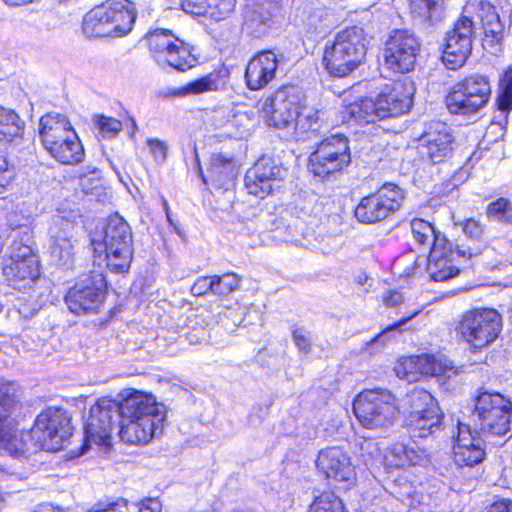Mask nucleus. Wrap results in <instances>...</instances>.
Instances as JSON below:
<instances>
[{
	"mask_svg": "<svg viewBox=\"0 0 512 512\" xmlns=\"http://www.w3.org/2000/svg\"><path fill=\"white\" fill-rule=\"evenodd\" d=\"M166 407L147 393L135 391L122 402L101 398L89 411L84 426L85 443L108 446L118 427L120 439L128 444H147L162 435Z\"/></svg>",
	"mask_w": 512,
	"mask_h": 512,
	"instance_id": "f257e3e1",
	"label": "nucleus"
},
{
	"mask_svg": "<svg viewBox=\"0 0 512 512\" xmlns=\"http://www.w3.org/2000/svg\"><path fill=\"white\" fill-rule=\"evenodd\" d=\"M13 384H0V447L14 458H27L38 450L56 452L64 448L72 435V426L67 412L49 407L35 419L29 432L18 437L15 422L10 418L17 405Z\"/></svg>",
	"mask_w": 512,
	"mask_h": 512,
	"instance_id": "f03ea898",
	"label": "nucleus"
},
{
	"mask_svg": "<svg viewBox=\"0 0 512 512\" xmlns=\"http://www.w3.org/2000/svg\"><path fill=\"white\" fill-rule=\"evenodd\" d=\"M9 258L3 266L8 285L19 291L32 288L40 276L39 259L33 250L32 229L20 225L12 230Z\"/></svg>",
	"mask_w": 512,
	"mask_h": 512,
	"instance_id": "7ed1b4c3",
	"label": "nucleus"
},
{
	"mask_svg": "<svg viewBox=\"0 0 512 512\" xmlns=\"http://www.w3.org/2000/svg\"><path fill=\"white\" fill-rule=\"evenodd\" d=\"M39 136L49 154L62 164H77L84 159L83 145L65 115L48 113L41 117Z\"/></svg>",
	"mask_w": 512,
	"mask_h": 512,
	"instance_id": "20e7f679",
	"label": "nucleus"
},
{
	"mask_svg": "<svg viewBox=\"0 0 512 512\" xmlns=\"http://www.w3.org/2000/svg\"><path fill=\"white\" fill-rule=\"evenodd\" d=\"M136 20L134 4L129 0H107L84 17L83 32L88 37H123Z\"/></svg>",
	"mask_w": 512,
	"mask_h": 512,
	"instance_id": "39448f33",
	"label": "nucleus"
},
{
	"mask_svg": "<svg viewBox=\"0 0 512 512\" xmlns=\"http://www.w3.org/2000/svg\"><path fill=\"white\" fill-rule=\"evenodd\" d=\"M94 253L105 254L107 268L117 274L129 271L133 238L129 224L118 214L108 218L103 233L91 240Z\"/></svg>",
	"mask_w": 512,
	"mask_h": 512,
	"instance_id": "423d86ee",
	"label": "nucleus"
},
{
	"mask_svg": "<svg viewBox=\"0 0 512 512\" xmlns=\"http://www.w3.org/2000/svg\"><path fill=\"white\" fill-rule=\"evenodd\" d=\"M368 37L364 28L348 27L337 33L331 45L326 44L322 60L330 75L344 77L364 60Z\"/></svg>",
	"mask_w": 512,
	"mask_h": 512,
	"instance_id": "0eeeda50",
	"label": "nucleus"
},
{
	"mask_svg": "<svg viewBox=\"0 0 512 512\" xmlns=\"http://www.w3.org/2000/svg\"><path fill=\"white\" fill-rule=\"evenodd\" d=\"M412 99L401 82L394 83L376 97H366L349 105V114L359 123H373L410 110Z\"/></svg>",
	"mask_w": 512,
	"mask_h": 512,
	"instance_id": "6e6552de",
	"label": "nucleus"
},
{
	"mask_svg": "<svg viewBox=\"0 0 512 512\" xmlns=\"http://www.w3.org/2000/svg\"><path fill=\"white\" fill-rule=\"evenodd\" d=\"M512 403L499 393L481 392L475 402L473 420L481 436L492 442L495 437H502L510 430Z\"/></svg>",
	"mask_w": 512,
	"mask_h": 512,
	"instance_id": "1a4fd4ad",
	"label": "nucleus"
},
{
	"mask_svg": "<svg viewBox=\"0 0 512 512\" xmlns=\"http://www.w3.org/2000/svg\"><path fill=\"white\" fill-rule=\"evenodd\" d=\"M144 40L149 53L158 66L171 67L178 71L192 68L197 59L191 46L179 39L169 29L156 28L148 31Z\"/></svg>",
	"mask_w": 512,
	"mask_h": 512,
	"instance_id": "9d476101",
	"label": "nucleus"
},
{
	"mask_svg": "<svg viewBox=\"0 0 512 512\" xmlns=\"http://www.w3.org/2000/svg\"><path fill=\"white\" fill-rule=\"evenodd\" d=\"M353 411L360 424L368 429L392 425L398 413L395 396L386 389L362 391L354 400Z\"/></svg>",
	"mask_w": 512,
	"mask_h": 512,
	"instance_id": "9b49d317",
	"label": "nucleus"
},
{
	"mask_svg": "<svg viewBox=\"0 0 512 512\" xmlns=\"http://www.w3.org/2000/svg\"><path fill=\"white\" fill-rule=\"evenodd\" d=\"M502 325V316L496 309H473L462 315L457 331L467 344L481 349L497 339Z\"/></svg>",
	"mask_w": 512,
	"mask_h": 512,
	"instance_id": "f8f14e48",
	"label": "nucleus"
},
{
	"mask_svg": "<svg viewBox=\"0 0 512 512\" xmlns=\"http://www.w3.org/2000/svg\"><path fill=\"white\" fill-rule=\"evenodd\" d=\"M491 86L488 77L472 75L456 83L446 97L450 113L470 115L477 113L488 102Z\"/></svg>",
	"mask_w": 512,
	"mask_h": 512,
	"instance_id": "ddd939ff",
	"label": "nucleus"
},
{
	"mask_svg": "<svg viewBox=\"0 0 512 512\" xmlns=\"http://www.w3.org/2000/svg\"><path fill=\"white\" fill-rule=\"evenodd\" d=\"M404 199L402 188L394 183H385L361 199L355 208V217L362 223L380 222L399 210Z\"/></svg>",
	"mask_w": 512,
	"mask_h": 512,
	"instance_id": "4468645a",
	"label": "nucleus"
},
{
	"mask_svg": "<svg viewBox=\"0 0 512 512\" xmlns=\"http://www.w3.org/2000/svg\"><path fill=\"white\" fill-rule=\"evenodd\" d=\"M419 51L420 42L414 33L396 29L385 42L384 64L393 72L408 73L414 68Z\"/></svg>",
	"mask_w": 512,
	"mask_h": 512,
	"instance_id": "2eb2a0df",
	"label": "nucleus"
},
{
	"mask_svg": "<svg viewBox=\"0 0 512 512\" xmlns=\"http://www.w3.org/2000/svg\"><path fill=\"white\" fill-rule=\"evenodd\" d=\"M477 35L476 26L470 16L462 15L447 32L442 60L445 66L455 70L464 65L472 52Z\"/></svg>",
	"mask_w": 512,
	"mask_h": 512,
	"instance_id": "dca6fc26",
	"label": "nucleus"
},
{
	"mask_svg": "<svg viewBox=\"0 0 512 512\" xmlns=\"http://www.w3.org/2000/svg\"><path fill=\"white\" fill-rule=\"evenodd\" d=\"M105 279L94 272L79 280L65 296L69 310L77 315L96 312L104 300Z\"/></svg>",
	"mask_w": 512,
	"mask_h": 512,
	"instance_id": "f3484780",
	"label": "nucleus"
},
{
	"mask_svg": "<svg viewBox=\"0 0 512 512\" xmlns=\"http://www.w3.org/2000/svg\"><path fill=\"white\" fill-rule=\"evenodd\" d=\"M300 101L298 88L293 85H285L264 100L261 112L269 126L286 128L294 123L301 104Z\"/></svg>",
	"mask_w": 512,
	"mask_h": 512,
	"instance_id": "a211bd4d",
	"label": "nucleus"
},
{
	"mask_svg": "<svg viewBox=\"0 0 512 512\" xmlns=\"http://www.w3.org/2000/svg\"><path fill=\"white\" fill-rule=\"evenodd\" d=\"M286 170L270 157H261L247 170L244 178L245 187L249 194L264 198L280 187Z\"/></svg>",
	"mask_w": 512,
	"mask_h": 512,
	"instance_id": "6ab92c4d",
	"label": "nucleus"
},
{
	"mask_svg": "<svg viewBox=\"0 0 512 512\" xmlns=\"http://www.w3.org/2000/svg\"><path fill=\"white\" fill-rule=\"evenodd\" d=\"M418 151L421 157L433 164L443 162L452 151L453 137L447 124L432 121L418 138Z\"/></svg>",
	"mask_w": 512,
	"mask_h": 512,
	"instance_id": "aec40b11",
	"label": "nucleus"
},
{
	"mask_svg": "<svg viewBox=\"0 0 512 512\" xmlns=\"http://www.w3.org/2000/svg\"><path fill=\"white\" fill-rule=\"evenodd\" d=\"M280 13L277 0H247L243 29L256 38H261L275 25Z\"/></svg>",
	"mask_w": 512,
	"mask_h": 512,
	"instance_id": "412c9836",
	"label": "nucleus"
},
{
	"mask_svg": "<svg viewBox=\"0 0 512 512\" xmlns=\"http://www.w3.org/2000/svg\"><path fill=\"white\" fill-rule=\"evenodd\" d=\"M457 253L460 256L476 257L470 248L467 250L458 248L451 249L450 243L445 238H436L429 254L427 270L434 281H446L459 273V269L452 265L451 260Z\"/></svg>",
	"mask_w": 512,
	"mask_h": 512,
	"instance_id": "4be33fe9",
	"label": "nucleus"
},
{
	"mask_svg": "<svg viewBox=\"0 0 512 512\" xmlns=\"http://www.w3.org/2000/svg\"><path fill=\"white\" fill-rule=\"evenodd\" d=\"M453 446L454 462L459 467H473L485 458L483 443L487 441L467 424L459 423Z\"/></svg>",
	"mask_w": 512,
	"mask_h": 512,
	"instance_id": "5701e85b",
	"label": "nucleus"
},
{
	"mask_svg": "<svg viewBox=\"0 0 512 512\" xmlns=\"http://www.w3.org/2000/svg\"><path fill=\"white\" fill-rule=\"evenodd\" d=\"M279 59L272 50L257 53L247 64L245 70L246 86L251 91L265 88L276 76Z\"/></svg>",
	"mask_w": 512,
	"mask_h": 512,
	"instance_id": "b1692460",
	"label": "nucleus"
},
{
	"mask_svg": "<svg viewBox=\"0 0 512 512\" xmlns=\"http://www.w3.org/2000/svg\"><path fill=\"white\" fill-rule=\"evenodd\" d=\"M346 137L340 134L322 139V175H331L350 163Z\"/></svg>",
	"mask_w": 512,
	"mask_h": 512,
	"instance_id": "393cba45",
	"label": "nucleus"
},
{
	"mask_svg": "<svg viewBox=\"0 0 512 512\" xmlns=\"http://www.w3.org/2000/svg\"><path fill=\"white\" fill-rule=\"evenodd\" d=\"M322 470L327 478L349 482L354 479L355 471L350 457L340 448L332 447L322 453Z\"/></svg>",
	"mask_w": 512,
	"mask_h": 512,
	"instance_id": "a878e982",
	"label": "nucleus"
},
{
	"mask_svg": "<svg viewBox=\"0 0 512 512\" xmlns=\"http://www.w3.org/2000/svg\"><path fill=\"white\" fill-rule=\"evenodd\" d=\"M236 0H181L183 11L196 16H207L215 21L228 17Z\"/></svg>",
	"mask_w": 512,
	"mask_h": 512,
	"instance_id": "bb28decb",
	"label": "nucleus"
},
{
	"mask_svg": "<svg viewBox=\"0 0 512 512\" xmlns=\"http://www.w3.org/2000/svg\"><path fill=\"white\" fill-rule=\"evenodd\" d=\"M443 414L439 407L428 408L426 412H410L405 425L412 438H425L440 430Z\"/></svg>",
	"mask_w": 512,
	"mask_h": 512,
	"instance_id": "cd10ccee",
	"label": "nucleus"
},
{
	"mask_svg": "<svg viewBox=\"0 0 512 512\" xmlns=\"http://www.w3.org/2000/svg\"><path fill=\"white\" fill-rule=\"evenodd\" d=\"M73 223L62 217H58L54 221V225L50 228V234L52 239V254L58 257L60 261L65 265L72 257L73 250Z\"/></svg>",
	"mask_w": 512,
	"mask_h": 512,
	"instance_id": "c85d7f7f",
	"label": "nucleus"
},
{
	"mask_svg": "<svg viewBox=\"0 0 512 512\" xmlns=\"http://www.w3.org/2000/svg\"><path fill=\"white\" fill-rule=\"evenodd\" d=\"M24 129L25 122L14 110L0 106V147L19 145Z\"/></svg>",
	"mask_w": 512,
	"mask_h": 512,
	"instance_id": "c756f323",
	"label": "nucleus"
},
{
	"mask_svg": "<svg viewBox=\"0 0 512 512\" xmlns=\"http://www.w3.org/2000/svg\"><path fill=\"white\" fill-rule=\"evenodd\" d=\"M412 16L429 27L438 25L444 18V0H408Z\"/></svg>",
	"mask_w": 512,
	"mask_h": 512,
	"instance_id": "7c9ffc66",
	"label": "nucleus"
},
{
	"mask_svg": "<svg viewBox=\"0 0 512 512\" xmlns=\"http://www.w3.org/2000/svg\"><path fill=\"white\" fill-rule=\"evenodd\" d=\"M224 85L221 72H211L201 78L188 82L186 85L174 88L170 95L174 97H185L198 95L205 92L217 91Z\"/></svg>",
	"mask_w": 512,
	"mask_h": 512,
	"instance_id": "2f4dec72",
	"label": "nucleus"
},
{
	"mask_svg": "<svg viewBox=\"0 0 512 512\" xmlns=\"http://www.w3.org/2000/svg\"><path fill=\"white\" fill-rule=\"evenodd\" d=\"M391 452L398 458V466H426L430 462L427 451L414 445L395 444Z\"/></svg>",
	"mask_w": 512,
	"mask_h": 512,
	"instance_id": "473e14b6",
	"label": "nucleus"
},
{
	"mask_svg": "<svg viewBox=\"0 0 512 512\" xmlns=\"http://www.w3.org/2000/svg\"><path fill=\"white\" fill-rule=\"evenodd\" d=\"M403 407L410 412L423 413L428 408L438 407L434 397L424 389L414 388L405 395L403 399Z\"/></svg>",
	"mask_w": 512,
	"mask_h": 512,
	"instance_id": "72a5a7b5",
	"label": "nucleus"
},
{
	"mask_svg": "<svg viewBox=\"0 0 512 512\" xmlns=\"http://www.w3.org/2000/svg\"><path fill=\"white\" fill-rule=\"evenodd\" d=\"M319 111L315 107L301 103L297 111L294 123L300 132H317L320 128Z\"/></svg>",
	"mask_w": 512,
	"mask_h": 512,
	"instance_id": "f704fd0d",
	"label": "nucleus"
},
{
	"mask_svg": "<svg viewBox=\"0 0 512 512\" xmlns=\"http://www.w3.org/2000/svg\"><path fill=\"white\" fill-rule=\"evenodd\" d=\"M496 106L499 111L504 113L505 118L512 110V68L506 70L500 80Z\"/></svg>",
	"mask_w": 512,
	"mask_h": 512,
	"instance_id": "c9c22d12",
	"label": "nucleus"
},
{
	"mask_svg": "<svg viewBox=\"0 0 512 512\" xmlns=\"http://www.w3.org/2000/svg\"><path fill=\"white\" fill-rule=\"evenodd\" d=\"M486 214L490 220L512 224V203L506 198H499L488 205Z\"/></svg>",
	"mask_w": 512,
	"mask_h": 512,
	"instance_id": "e433bc0d",
	"label": "nucleus"
},
{
	"mask_svg": "<svg viewBox=\"0 0 512 512\" xmlns=\"http://www.w3.org/2000/svg\"><path fill=\"white\" fill-rule=\"evenodd\" d=\"M410 226L414 239L420 245H433L435 239L440 238L428 221L415 218L411 221Z\"/></svg>",
	"mask_w": 512,
	"mask_h": 512,
	"instance_id": "4c0bfd02",
	"label": "nucleus"
},
{
	"mask_svg": "<svg viewBox=\"0 0 512 512\" xmlns=\"http://www.w3.org/2000/svg\"><path fill=\"white\" fill-rule=\"evenodd\" d=\"M408 366H413L417 372L424 376H438L442 373L441 364L435 357L428 354L419 355L407 362Z\"/></svg>",
	"mask_w": 512,
	"mask_h": 512,
	"instance_id": "58836bf2",
	"label": "nucleus"
},
{
	"mask_svg": "<svg viewBox=\"0 0 512 512\" xmlns=\"http://www.w3.org/2000/svg\"><path fill=\"white\" fill-rule=\"evenodd\" d=\"M213 282L215 295H228L238 289L240 277L235 273L213 275Z\"/></svg>",
	"mask_w": 512,
	"mask_h": 512,
	"instance_id": "ea45409f",
	"label": "nucleus"
},
{
	"mask_svg": "<svg viewBox=\"0 0 512 512\" xmlns=\"http://www.w3.org/2000/svg\"><path fill=\"white\" fill-rule=\"evenodd\" d=\"M96 124L104 138H114L122 130V123L119 120L104 115L97 116Z\"/></svg>",
	"mask_w": 512,
	"mask_h": 512,
	"instance_id": "a19ab883",
	"label": "nucleus"
},
{
	"mask_svg": "<svg viewBox=\"0 0 512 512\" xmlns=\"http://www.w3.org/2000/svg\"><path fill=\"white\" fill-rule=\"evenodd\" d=\"M419 314V311H415L411 315L404 317L397 321L396 323L388 326L385 328L382 332H380L377 336H375L373 339H371L370 344L372 343H381L384 345L389 339L392 337L393 332H402V328L415 316Z\"/></svg>",
	"mask_w": 512,
	"mask_h": 512,
	"instance_id": "79ce46f5",
	"label": "nucleus"
},
{
	"mask_svg": "<svg viewBox=\"0 0 512 512\" xmlns=\"http://www.w3.org/2000/svg\"><path fill=\"white\" fill-rule=\"evenodd\" d=\"M100 172L96 167H87L86 170H82L79 173L80 186L84 193L88 194L92 192L93 188H96L100 182Z\"/></svg>",
	"mask_w": 512,
	"mask_h": 512,
	"instance_id": "37998d69",
	"label": "nucleus"
},
{
	"mask_svg": "<svg viewBox=\"0 0 512 512\" xmlns=\"http://www.w3.org/2000/svg\"><path fill=\"white\" fill-rule=\"evenodd\" d=\"M477 16L482 24V28L500 20L495 7L486 1H479L477 3Z\"/></svg>",
	"mask_w": 512,
	"mask_h": 512,
	"instance_id": "c03bdc74",
	"label": "nucleus"
},
{
	"mask_svg": "<svg viewBox=\"0 0 512 512\" xmlns=\"http://www.w3.org/2000/svg\"><path fill=\"white\" fill-rule=\"evenodd\" d=\"M483 30L485 34V41L490 46L500 43L503 39L504 25L500 20L483 27Z\"/></svg>",
	"mask_w": 512,
	"mask_h": 512,
	"instance_id": "a18cd8bd",
	"label": "nucleus"
},
{
	"mask_svg": "<svg viewBox=\"0 0 512 512\" xmlns=\"http://www.w3.org/2000/svg\"><path fill=\"white\" fill-rule=\"evenodd\" d=\"M210 172L214 177V181H216L219 186L225 185V183L231 181L234 176L233 167L230 163L213 165Z\"/></svg>",
	"mask_w": 512,
	"mask_h": 512,
	"instance_id": "49530a36",
	"label": "nucleus"
},
{
	"mask_svg": "<svg viewBox=\"0 0 512 512\" xmlns=\"http://www.w3.org/2000/svg\"><path fill=\"white\" fill-rule=\"evenodd\" d=\"M213 276L199 277L191 287L194 296H203L208 293L214 294Z\"/></svg>",
	"mask_w": 512,
	"mask_h": 512,
	"instance_id": "de8ad7c7",
	"label": "nucleus"
},
{
	"mask_svg": "<svg viewBox=\"0 0 512 512\" xmlns=\"http://www.w3.org/2000/svg\"><path fill=\"white\" fill-rule=\"evenodd\" d=\"M322 512H346L342 501L332 493H322Z\"/></svg>",
	"mask_w": 512,
	"mask_h": 512,
	"instance_id": "09e8293b",
	"label": "nucleus"
},
{
	"mask_svg": "<svg viewBox=\"0 0 512 512\" xmlns=\"http://www.w3.org/2000/svg\"><path fill=\"white\" fill-rule=\"evenodd\" d=\"M147 145L156 162L162 163L165 161L168 150L165 142L159 139H148Z\"/></svg>",
	"mask_w": 512,
	"mask_h": 512,
	"instance_id": "8fccbe9b",
	"label": "nucleus"
},
{
	"mask_svg": "<svg viewBox=\"0 0 512 512\" xmlns=\"http://www.w3.org/2000/svg\"><path fill=\"white\" fill-rule=\"evenodd\" d=\"M309 333L300 327H294L292 330V336L295 345L301 352L307 353L310 349V337Z\"/></svg>",
	"mask_w": 512,
	"mask_h": 512,
	"instance_id": "3c124183",
	"label": "nucleus"
},
{
	"mask_svg": "<svg viewBox=\"0 0 512 512\" xmlns=\"http://www.w3.org/2000/svg\"><path fill=\"white\" fill-rule=\"evenodd\" d=\"M459 225H461L463 232L472 239H480L483 235L482 225L474 219H467Z\"/></svg>",
	"mask_w": 512,
	"mask_h": 512,
	"instance_id": "603ef678",
	"label": "nucleus"
},
{
	"mask_svg": "<svg viewBox=\"0 0 512 512\" xmlns=\"http://www.w3.org/2000/svg\"><path fill=\"white\" fill-rule=\"evenodd\" d=\"M486 512H512V500L499 499L495 501Z\"/></svg>",
	"mask_w": 512,
	"mask_h": 512,
	"instance_id": "864d4df0",
	"label": "nucleus"
},
{
	"mask_svg": "<svg viewBox=\"0 0 512 512\" xmlns=\"http://www.w3.org/2000/svg\"><path fill=\"white\" fill-rule=\"evenodd\" d=\"M308 170L314 176L320 175V155L318 150L314 151L308 159Z\"/></svg>",
	"mask_w": 512,
	"mask_h": 512,
	"instance_id": "5fc2aeb1",
	"label": "nucleus"
},
{
	"mask_svg": "<svg viewBox=\"0 0 512 512\" xmlns=\"http://www.w3.org/2000/svg\"><path fill=\"white\" fill-rule=\"evenodd\" d=\"M387 306H397L403 301V296L398 291H389L383 298Z\"/></svg>",
	"mask_w": 512,
	"mask_h": 512,
	"instance_id": "6e6d98bb",
	"label": "nucleus"
},
{
	"mask_svg": "<svg viewBox=\"0 0 512 512\" xmlns=\"http://www.w3.org/2000/svg\"><path fill=\"white\" fill-rule=\"evenodd\" d=\"M38 310H39V306L36 304H34L33 306H27V305L20 303L18 306V312L24 318H30V317L34 316Z\"/></svg>",
	"mask_w": 512,
	"mask_h": 512,
	"instance_id": "4d7b16f0",
	"label": "nucleus"
},
{
	"mask_svg": "<svg viewBox=\"0 0 512 512\" xmlns=\"http://www.w3.org/2000/svg\"><path fill=\"white\" fill-rule=\"evenodd\" d=\"M34 512H66L64 509L59 507H54L50 503H44L39 505V507Z\"/></svg>",
	"mask_w": 512,
	"mask_h": 512,
	"instance_id": "13d9d810",
	"label": "nucleus"
},
{
	"mask_svg": "<svg viewBox=\"0 0 512 512\" xmlns=\"http://www.w3.org/2000/svg\"><path fill=\"white\" fill-rule=\"evenodd\" d=\"M11 477H18V473L10 472L5 467L0 465V482L7 480Z\"/></svg>",
	"mask_w": 512,
	"mask_h": 512,
	"instance_id": "bf43d9fd",
	"label": "nucleus"
},
{
	"mask_svg": "<svg viewBox=\"0 0 512 512\" xmlns=\"http://www.w3.org/2000/svg\"><path fill=\"white\" fill-rule=\"evenodd\" d=\"M318 497L314 498L313 503L310 505L308 512H320V504L318 502Z\"/></svg>",
	"mask_w": 512,
	"mask_h": 512,
	"instance_id": "052dcab7",
	"label": "nucleus"
},
{
	"mask_svg": "<svg viewBox=\"0 0 512 512\" xmlns=\"http://www.w3.org/2000/svg\"><path fill=\"white\" fill-rule=\"evenodd\" d=\"M7 170V161L3 156H0V173H4Z\"/></svg>",
	"mask_w": 512,
	"mask_h": 512,
	"instance_id": "680f3d73",
	"label": "nucleus"
},
{
	"mask_svg": "<svg viewBox=\"0 0 512 512\" xmlns=\"http://www.w3.org/2000/svg\"><path fill=\"white\" fill-rule=\"evenodd\" d=\"M3 503H4V497L2 494H0V509L2 508L3 506Z\"/></svg>",
	"mask_w": 512,
	"mask_h": 512,
	"instance_id": "e2e57ef3",
	"label": "nucleus"
},
{
	"mask_svg": "<svg viewBox=\"0 0 512 512\" xmlns=\"http://www.w3.org/2000/svg\"><path fill=\"white\" fill-rule=\"evenodd\" d=\"M131 124H132L133 130H135L137 126H136V122L133 118L131 119Z\"/></svg>",
	"mask_w": 512,
	"mask_h": 512,
	"instance_id": "0e129e2a",
	"label": "nucleus"
},
{
	"mask_svg": "<svg viewBox=\"0 0 512 512\" xmlns=\"http://www.w3.org/2000/svg\"><path fill=\"white\" fill-rule=\"evenodd\" d=\"M319 460H320V452L318 453L317 458H316V460H315V464H316V466H318V465H319Z\"/></svg>",
	"mask_w": 512,
	"mask_h": 512,
	"instance_id": "69168bd1",
	"label": "nucleus"
},
{
	"mask_svg": "<svg viewBox=\"0 0 512 512\" xmlns=\"http://www.w3.org/2000/svg\"><path fill=\"white\" fill-rule=\"evenodd\" d=\"M329 11H330V9H325V17L329 16Z\"/></svg>",
	"mask_w": 512,
	"mask_h": 512,
	"instance_id": "338daca9",
	"label": "nucleus"
},
{
	"mask_svg": "<svg viewBox=\"0 0 512 512\" xmlns=\"http://www.w3.org/2000/svg\"><path fill=\"white\" fill-rule=\"evenodd\" d=\"M407 379H408V381L414 380V378H410L408 375H407Z\"/></svg>",
	"mask_w": 512,
	"mask_h": 512,
	"instance_id": "774afa93",
	"label": "nucleus"
}]
</instances>
